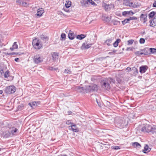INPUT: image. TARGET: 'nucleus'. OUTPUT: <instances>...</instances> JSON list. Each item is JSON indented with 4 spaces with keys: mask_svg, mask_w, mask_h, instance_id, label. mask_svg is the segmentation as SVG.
Segmentation results:
<instances>
[{
    "mask_svg": "<svg viewBox=\"0 0 156 156\" xmlns=\"http://www.w3.org/2000/svg\"><path fill=\"white\" fill-rule=\"evenodd\" d=\"M141 131L144 133H151L152 134H156V126L149 124L143 125L141 129Z\"/></svg>",
    "mask_w": 156,
    "mask_h": 156,
    "instance_id": "obj_1",
    "label": "nucleus"
},
{
    "mask_svg": "<svg viewBox=\"0 0 156 156\" xmlns=\"http://www.w3.org/2000/svg\"><path fill=\"white\" fill-rule=\"evenodd\" d=\"M32 44L33 48L37 50L40 49L43 45L41 41L37 38L33 40Z\"/></svg>",
    "mask_w": 156,
    "mask_h": 156,
    "instance_id": "obj_2",
    "label": "nucleus"
},
{
    "mask_svg": "<svg viewBox=\"0 0 156 156\" xmlns=\"http://www.w3.org/2000/svg\"><path fill=\"white\" fill-rule=\"evenodd\" d=\"M33 60L35 63L39 64L43 61V58L41 55L37 54L34 56Z\"/></svg>",
    "mask_w": 156,
    "mask_h": 156,
    "instance_id": "obj_3",
    "label": "nucleus"
},
{
    "mask_svg": "<svg viewBox=\"0 0 156 156\" xmlns=\"http://www.w3.org/2000/svg\"><path fill=\"white\" fill-rule=\"evenodd\" d=\"M16 90V87L13 86L7 87L5 89V91L7 94H12L15 92Z\"/></svg>",
    "mask_w": 156,
    "mask_h": 156,
    "instance_id": "obj_4",
    "label": "nucleus"
},
{
    "mask_svg": "<svg viewBox=\"0 0 156 156\" xmlns=\"http://www.w3.org/2000/svg\"><path fill=\"white\" fill-rule=\"evenodd\" d=\"M98 87L97 85L94 84H92L86 88V90L87 91H93L95 90H97Z\"/></svg>",
    "mask_w": 156,
    "mask_h": 156,
    "instance_id": "obj_5",
    "label": "nucleus"
},
{
    "mask_svg": "<svg viewBox=\"0 0 156 156\" xmlns=\"http://www.w3.org/2000/svg\"><path fill=\"white\" fill-rule=\"evenodd\" d=\"M9 127H7L3 131L2 134L4 137L7 138L10 136L11 133L9 130Z\"/></svg>",
    "mask_w": 156,
    "mask_h": 156,
    "instance_id": "obj_6",
    "label": "nucleus"
},
{
    "mask_svg": "<svg viewBox=\"0 0 156 156\" xmlns=\"http://www.w3.org/2000/svg\"><path fill=\"white\" fill-rule=\"evenodd\" d=\"M68 128L69 129L75 132H77L79 131V129L74 123H73L72 125L69 126L68 127Z\"/></svg>",
    "mask_w": 156,
    "mask_h": 156,
    "instance_id": "obj_7",
    "label": "nucleus"
},
{
    "mask_svg": "<svg viewBox=\"0 0 156 156\" xmlns=\"http://www.w3.org/2000/svg\"><path fill=\"white\" fill-rule=\"evenodd\" d=\"M140 20L143 23H145L147 21V14H141L140 16Z\"/></svg>",
    "mask_w": 156,
    "mask_h": 156,
    "instance_id": "obj_8",
    "label": "nucleus"
},
{
    "mask_svg": "<svg viewBox=\"0 0 156 156\" xmlns=\"http://www.w3.org/2000/svg\"><path fill=\"white\" fill-rule=\"evenodd\" d=\"M148 69L147 66H142L140 67V72L141 73H145Z\"/></svg>",
    "mask_w": 156,
    "mask_h": 156,
    "instance_id": "obj_9",
    "label": "nucleus"
},
{
    "mask_svg": "<svg viewBox=\"0 0 156 156\" xmlns=\"http://www.w3.org/2000/svg\"><path fill=\"white\" fill-rule=\"evenodd\" d=\"M44 12V10L42 8H39L37 11L36 15L40 17L42 16V14Z\"/></svg>",
    "mask_w": 156,
    "mask_h": 156,
    "instance_id": "obj_10",
    "label": "nucleus"
},
{
    "mask_svg": "<svg viewBox=\"0 0 156 156\" xmlns=\"http://www.w3.org/2000/svg\"><path fill=\"white\" fill-rule=\"evenodd\" d=\"M91 44H88L86 42L83 43L81 46L82 49H87L91 47Z\"/></svg>",
    "mask_w": 156,
    "mask_h": 156,
    "instance_id": "obj_11",
    "label": "nucleus"
},
{
    "mask_svg": "<svg viewBox=\"0 0 156 156\" xmlns=\"http://www.w3.org/2000/svg\"><path fill=\"white\" fill-rule=\"evenodd\" d=\"M128 5L129 7L135 8L139 6L140 5V4H139L137 2L133 3V2H131L129 3Z\"/></svg>",
    "mask_w": 156,
    "mask_h": 156,
    "instance_id": "obj_12",
    "label": "nucleus"
},
{
    "mask_svg": "<svg viewBox=\"0 0 156 156\" xmlns=\"http://www.w3.org/2000/svg\"><path fill=\"white\" fill-rule=\"evenodd\" d=\"M112 40L111 39H109L105 41L104 42V44L107 45L108 46H110L112 45Z\"/></svg>",
    "mask_w": 156,
    "mask_h": 156,
    "instance_id": "obj_13",
    "label": "nucleus"
},
{
    "mask_svg": "<svg viewBox=\"0 0 156 156\" xmlns=\"http://www.w3.org/2000/svg\"><path fill=\"white\" fill-rule=\"evenodd\" d=\"M149 48H145L143 49H140V51L143 52V54L144 55H148L150 54V53L149 52Z\"/></svg>",
    "mask_w": 156,
    "mask_h": 156,
    "instance_id": "obj_14",
    "label": "nucleus"
},
{
    "mask_svg": "<svg viewBox=\"0 0 156 156\" xmlns=\"http://www.w3.org/2000/svg\"><path fill=\"white\" fill-rule=\"evenodd\" d=\"M39 104V102L34 101L29 103L28 105H30L31 108H33L34 107L37 106V105Z\"/></svg>",
    "mask_w": 156,
    "mask_h": 156,
    "instance_id": "obj_15",
    "label": "nucleus"
},
{
    "mask_svg": "<svg viewBox=\"0 0 156 156\" xmlns=\"http://www.w3.org/2000/svg\"><path fill=\"white\" fill-rule=\"evenodd\" d=\"M10 133L12 135H15V133L17 132V129L14 127H9Z\"/></svg>",
    "mask_w": 156,
    "mask_h": 156,
    "instance_id": "obj_16",
    "label": "nucleus"
},
{
    "mask_svg": "<svg viewBox=\"0 0 156 156\" xmlns=\"http://www.w3.org/2000/svg\"><path fill=\"white\" fill-rule=\"evenodd\" d=\"M68 37L70 40H73L75 37L74 34L73 32L71 31V30L69 31V33L68 34Z\"/></svg>",
    "mask_w": 156,
    "mask_h": 156,
    "instance_id": "obj_17",
    "label": "nucleus"
},
{
    "mask_svg": "<svg viewBox=\"0 0 156 156\" xmlns=\"http://www.w3.org/2000/svg\"><path fill=\"white\" fill-rule=\"evenodd\" d=\"M131 14L132 15L134 14V13L131 10L128 11H124L122 12V15L124 16H126L127 15Z\"/></svg>",
    "mask_w": 156,
    "mask_h": 156,
    "instance_id": "obj_18",
    "label": "nucleus"
},
{
    "mask_svg": "<svg viewBox=\"0 0 156 156\" xmlns=\"http://www.w3.org/2000/svg\"><path fill=\"white\" fill-rule=\"evenodd\" d=\"M18 48V46L17 44V42H15L14 43L12 47L10 48V49L12 51H13L14 49H16Z\"/></svg>",
    "mask_w": 156,
    "mask_h": 156,
    "instance_id": "obj_19",
    "label": "nucleus"
},
{
    "mask_svg": "<svg viewBox=\"0 0 156 156\" xmlns=\"http://www.w3.org/2000/svg\"><path fill=\"white\" fill-rule=\"evenodd\" d=\"M151 149L149 147V146L147 145H146L144 147L143 152L144 153H146L149 152Z\"/></svg>",
    "mask_w": 156,
    "mask_h": 156,
    "instance_id": "obj_20",
    "label": "nucleus"
},
{
    "mask_svg": "<svg viewBox=\"0 0 156 156\" xmlns=\"http://www.w3.org/2000/svg\"><path fill=\"white\" fill-rule=\"evenodd\" d=\"M51 55L54 60H55L58 58V54L57 53L53 52L51 53Z\"/></svg>",
    "mask_w": 156,
    "mask_h": 156,
    "instance_id": "obj_21",
    "label": "nucleus"
},
{
    "mask_svg": "<svg viewBox=\"0 0 156 156\" xmlns=\"http://www.w3.org/2000/svg\"><path fill=\"white\" fill-rule=\"evenodd\" d=\"M126 69L128 70V71L129 72V71L131 70H133L135 71V72H136V73H138V72L137 69L136 68V67L135 66L133 67L132 68H130L129 67H128Z\"/></svg>",
    "mask_w": 156,
    "mask_h": 156,
    "instance_id": "obj_22",
    "label": "nucleus"
},
{
    "mask_svg": "<svg viewBox=\"0 0 156 156\" xmlns=\"http://www.w3.org/2000/svg\"><path fill=\"white\" fill-rule=\"evenodd\" d=\"M71 4L72 2L70 1L67 0L66 2L65 6L66 8H68L71 6Z\"/></svg>",
    "mask_w": 156,
    "mask_h": 156,
    "instance_id": "obj_23",
    "label": "nucleus"
},
{
    "mask_svg": "<svg viewBox=\"0 0 156 156\" xmlns=\"http://www.w3.org/2000/svg\"><path fill=\"white\" fill-rule=\"evenodd\" d=\"M121 40L119 39H117L116 41H115L114 43L113 44V45L114 47H117L119 44V43L121 41Z\"/></svg>",
    "mask_w": 156,
    "mask_h": 156,
    "instance_id": "obj_24",
    "label": "nucleus"
},
{
    "mask_svg": "<svg viewBox=\"0 0 156 156\" xmlns=\"http://www.w3.org/2000/svg\"><path fill=\"white\" fill-rule=\"evenodd\" d=\"M132 145L134 148H137L138 147H141L140 144L138 142H135L132 143Z\"/></svg>",
    "mask_w": 156,
    "mask_h": 156,
    "instance_id": "obj_25",
    "label": "nucleus"
},
{
    "mask_svg": "<svg viewBox=\"0 0 156 156\" xmlns=\"http://www.w3.org/2000/svg\"><path fill=\"white\" fill-rule=\"evenodd\" d=\"M110 6V5H107L105 4L103 7L105 10L106 11H108L109 10L111 9V7Z\"/></svg>",
    "mask_w": 156,
    "mask_h": 156,
    "instance_id": "obj_26",
    "label": "nucleus"
},
{
    "mask_svg": "<svg viewBox=\"0 0 156 156\" xmlns=\"http://www.w3.org/2000/svg\"><path fill=\"white\" fill-rule=\"evenodd\" d=\"M103 85L105 86V88H108L109 87V84L107 82V79L103 80Z\"/></svg>",
    "mask_w": 156,
    "mask_h": 156,
    "instance_id": "obj_27",
    "label": "nucleus"
},
{
    "mask_svg": "<svg viewBox=\"0 0 156 156\" xmlns=\"http://www.w3.org/2000/svg\"><path fill=\"white\" fill-rule=\"evenodd\" d=\"M150 26L151 27H154L156 25V23L154 22V20H151L149 21Z\"/></svg>",
    "mask_w": 156,
    "mask_h": 156,
    "instance_id": "obj_28",
    "label": "nucleus"
},
{
    "mask_svg": "<svg viewBox=\"0 0 156 156\" xmlns=\"http://www.w3.org/2000/svg\"><path fill=\"white\" fill-rule=\"evenodd\" d=\"M86 37V35H85L84 34H81L80 35H78L76 37V38L77 39L81 40L85 37Z\"/></svg>",
    "mask_w": 156,
    "mask_h": 156,
    "instance_id": "obj_29",
    "label": "nucleus"
},
{
    "mask_svg": "<svg viewBox=\"0 0 156 156\" xmlns=\"http://www.w3.org/2000/svg\"><path fill=\"white\" fill-rule=\"evenodd\" d=\"M156 13L152 11L150 13L148 14V17L149 19L151 18H153L155 15Z\"/></svg>",
    "mask_w": 156,
    "mask_h": 156,
    "instance_id": "obj_30",
    "label": "nucleus"
},
{
    "mask_svg": "<svg viewBox=\"0 0 156 156\" xmlns=\"http://www.w3.org/2000/svg\"><path fill=\"white\" fill-rule=\"evenodd\" d=\"M66 38V35L64 33H62L61 35L60 40L62 41L65 40Z\"/></svg>",
    "mask_w": 156,
    "mask_h": 156,
    "instance_id": "obj_31",
    "label": "nucleus"
},
{
    "mask_svg": "<svg viewBox=\"0 0 156 156\" xmlns=\"http://www.w3.org/2000/svg\"><path fill=\"white\" fill-rule=\"evenodd\" d=\"M129 19H125L124 20L122 21V23L123 25H124L126 23H129Z\"/></svg>",
    "mask_w": 156,
    "mask_h": 156,
    "instance_id": "obj_32",
    "label": "nucleus"
},
{
    "mask_svg": "<svg viewBox=\"0 0 156 156\" xmlns=\"http://www.w3.org/2000/svg\"><path fill=\"white\" fill-rule=\"evenodd\" d=\"M9 72L8 70H7L4 74V77L5 78H8L9 76Z\"/></svg>",
    "mask_w": 156,
    "mask_h": 156,
    "instance_id": "obj_33",
    "label": "nucleus"
},
{
    "mask_svg": "<svg viewBox=\"0 0 156 156\" xmlns=\"http://www.w3.org/2000/svg\"><path fill=\"white\" fill-rule=\"evenodd\" d=\"M149 51H150V54L151 53H156V49L154 48H150Z\"/></svg>",
    "mask_w": 156,
    "mask_h": 156,
    "instance_id": "obj_34",
    "label": "nucleus"
},
{
    "mask_svg": "<svg viewBox=\"0 0 156 156\" xmlns=\"http://www.w3.org/2000/svg\"><path fill=\"white\" fill-rule=\"evenodd\" d=\"M134 40L133 39H131V40H128L127 41V45H130L132 44H133V43L134 42Z\"/></svg>",
    "mask_w": 156,
    "mask_h": 156,
    "instance_id": "obj_35",
    "label": "nucleus"
},
{
    "mask_svg": "<svg viewBox=\"0 0 156 156\" xmlns=\"http://www.w3.org/2000/svg\"><path fill=\"white\" fill-rule=\"evenodd\" d=\"M111 148L112 149L117 150L119 149H120V147L119 146H113L111 147Z\"/></svg>",
    "mask_w": 156,
    "mask_h": 156,
    "instance_id": "obj_36",
    "label": "nucleus"
},
{
    "mask_svg": "<svg viewBox=\"0 0 156 156\" xmlns=\"http://www.w3.org/2000/svg\"><path fill=\"white\" fill-rule=\"evenodd\" d=\"M135 54L136 55H141L143 54V52L140 51H140H136L135 52Z\"/></svg>",
    "mask_w": 156,
    "mask_h": 156,
    "instance_id": "obj_37",
    "label": "nucleus"
},
{
    "mask_svg": "<svg viewBox=\"0 0 156 156\" xmlns=\"http://www.w3.org/2000/svg\"><path fill=\"white\" fill-rule=\"evenodd\" d=\"M21 54H20L19 53H15V52H12L11 53H7V55H20Z\"/></svg>",
    "mask_w": 156,
    "mask_h": 156,
    "instance_id": "obj_38",
    "label": "nucleus"
},
{
    "mask_svg": "<svg viewBox=\"0 0 156 156\" xmlns=\"http://www.w3.org/2000/svg\"><path fill=\"white\" fill-rule=\"evenodd\" d=\"M73 123H74L71 122V120H68L66 122V124L68 125H73Z\"/></svg>",
    "mask_w": 156,
    "mask_h": 156,
    "instance_id": "obj_39",
    "label": "nucleus"
},
{
    "mask_svg": "<svg viewBox=\"0 0 156 156\" xmlns=\"http://www.w3.org/2000/svg\"><path fill=\"white\" fill-rule=\"evenodd\" d=\"M145 40L144 38H141L139 40V42L141 44H144L145 43Z\"/></svg>",
    "mask_w": 156,
    "mask_h": 156,
    "instance_id": "obj_40",
    "label": "nucleus"
},
{
    "mask_svg": "<svg viewBox=\"0 0 156 156\" xmlns=\"http://www.w3.org/2000/svg\"><path fill=\"white\" fill-rule=\"evenodd\" d=\"M64 73H69L70 74L71 73V71L70 69H65L64 71Z\"/></svg>",
    "mask_w": 156,
    "mask_h": 156,
    "instance_id": "obj_41",
    "label": "nucleus"
},
{
    "mask_svg": "<svg viewBox=\"0 0 156 156\" xmlns=\"http://www.w3.org/2000/svg\"><path fill=\"white\" fill-rule=\"evenodd\" d=\"M129 21L130 20H136L137 19V18L133 16V17H130L129 18Z\"/></svg>",
    "mask_w": 156,
    "mask_h": 156,
    "instance_id": "obj_42",
    "label": "nucleus"
},
{
    "mask_svg": "<svg viewBox=\"0 0 156 156\" xmlns=\"http://www.w3.org/2000/svg\"><path fill=\"white\" fill-rule=\"evenodd\" d=\"M78 89L79 90V92H82L84 90V88L83 87H78Z\"/></svg>",
    "mask_w": 156,
    "mask_h": 156,
    "instance_id": "obj_43",
    "label": "nucleus"
},
{
    "mask_svg": "<svg viewBox=\"0 0 156 156\" xmlns=\"http://www.w3.org/2000/svg\"><path fill=\"white\" fill-rule=\"evenodd\" d=\"M22 5L23 6L25 7H27L28 5L27 3L26 2H22Z\"/></svg>",
    "mask_w": 156,
    "mask_h": 156,
    "instance_id": "obj_44",
    "label": "nucleus"
},
{
    "mask_svg": "<svg viewBox=\"0 0 156 156\" xmlns=\"http://www.w3.org/2000/svg\"><path fill=\"white\" fill-rule=\"evenodd\" d=\"M103 20L107 21L109 20V17L108 16H104L103 18Z\"/></svg>",
    "mask_w": 156,
    "mask_h": 156,
    "instance_id": "obj_45",
    "label": "nucleus"
},
{
    "mask_svg": "<svg viewBox=\"0 0 156 156\" xmlns=\"http://www.w3.org/2000/svg\"><path fill=\"white\" fill-rule=\"evenodd\" d=\"M58 69L57 68H53V67H49V68H48V69L49 70H56V69Z\"/></svg>",
    "mask_w": 156,
    "mask_h": 156,
    "instance_id": "obj_46",
    "label": "nucleus"
},
{
    "mask_svg": "<svg viewBox=\"0 0 156 156\" xmlns=\"http://www.w3.org/2000/svg\"><path fill=\"white\" fill-rule=\"evenodd\" d=\"M126 51H133V48L132 47H128L126 49Z\"/></svg>",
    "mask_w": 156,
    "mask_h": 156,
    "instance_id": "obj_47",
    "label": "nucleus"
},
{
    "mask_svg": "<svg viewBox=\"0 0 156 156\" xmlns=\"http://www.w3.org/2000/svg\"><path fill=\"white\" fill-rule=\"evenodd\" d=\"M63 9L65 12H70V11L69 10H66L65 8H63Z\"/></svg>",
    "mask_w": 156,
    "mask_h": 156,
    "instance_id": "obj_48",
    "label": "nucleus"
},
{
    "mask_svg": "<svg viewBox=\"0 0 156 156\" xmlns=\"http://www.w3.org/2000/svg\"><path fill=\"white\" fill-rule=\"evenodd\" d=\"M153 7H156V1L153 4Z\"/></svg>",
    "mask_w": 156,
    "mask_h": 156,
    "instance_id": "obj_49",
    "label": "nucleus"
},
{
    "mask_svg": "<svg viewBox=\"0 0 156 156\" xmlns=\"http://www.w3.org/2000/svg\"><path fill=\"white\" fill-rule=\"evenodd\" d=\"M58 156H68L66 154H61L59 155H58Z\"/></svg>",
    "mask_w": 156,
    "mask_h": 156,
    "instance_id": "obj_50",
    "label": "nucleus"
},
{
    "mask_svg": "<svg viewBox=\"0 0 156 156\" xmlns=\"http://www.w3.org/2000/svg\"><path fill=\"white\" fill-rule=\"evenodd\" d=\"M68 115H70L72 113V112L71 111H69L68 112Z\"/></svg>",
    "mask_w": 156,
    "mask_h": 156,
    "instance_id": "obj_51",
    "label": "nucleus"
},
{
    "mask_svg": "<svg viewBox=\"0 0 156 156\" xmlns=\"http://www.w3.org/2000/svg\"><path fill=\"white\" fill-rule=\"evenodd\" d=\"M19 59V58H16L15 59V61H16V62H17L18 61V60Z\"/></svg>",
    "mask_w": 156,
    "mask_h": 156,
    "instance_id": "obj_52",
    "label": "nucleus"
},
{
    "mask_svg": "<svg viewBox=\"0 0 156 156\" xmlns=\"http://www.w3.org/2000/svg\"><path fill=\"white\" fill-rule=\"evenodd\" d=\"M3 93V91L2 90H0V94H2Z\"/></svg>",
    "mask_w": 156,
    "mask_h": 156,
    "instance_id": "obj_53",
    "label": "nucleus"
},
{
    "mask_svg": "<svg viewBox=\"0 0 156 156\" xmlns=\"http://www.w3.org/2000/svg\"><path fill=\"white\" fill-rule=\"evenodd\" d=\"M112 52H110L108 53V54H112Z\"/></svg>",
    "mask_w": 156,
    "mask_h": 156,
    "instance_id": "obj_54",
    "label": "nucleus"
},
{
    "mask_svg": "<svg viewBox=\"0 0 156 156\" xmlns=\"http://www.w3.org/2000/svg\"><path fill=\"white\" fill-rule=\"evenodd\" d=\"M116 51H115V50H114V51H113V52H114V53H115V52H116Z\"/></svg>",
    "mask_w": 156,
    "mask_h": 156,
    "instance_id": "obj_55",
    "label": "nucleus"
},
{
    "mask_svg": "<svg viewBox=\"0 0 156 156\" xmlns=\"http://www.w3.org/2000/svg\"><path fill=\"white\" fill-rule=\"evenodd\" d=\"M117 81H118L119 82V79H117Z\"/></svg>",
    "mask_w": 156,
    "mask_h": 156,
    "instance_id": "obj_56",
    "label": "nucleus"
},
{
    "mask_svg": "<svg viewBox=\"0 0 156 156\" xmlns=\"http://www.w3.org/2000/svg\"><path fill=\"white\" fill-rule=\"evenodd\" d=\"M1 53V51L0 50V54Z\"/></svg>",
    "mask_w": 156,
    "mask_h": 156,
    "instance_id": "obj_57",
    "label": "nucleus"
},
{
    "mask_svg": "<svg viewBox=\"0 0 156 156\" xmlns=\"http://www.w3.org/2000/svg\"><path fill=\"white\" fill-rule=\"evenodd\" d=\"M119 82H120V80H119Z\"/></svg>",
    "mask_w": 156,
    "mask_h": 156,
    "instance_id": "obj_58",
    "label": "nucleus"
},
{
    "mask_svg": "<svg viewBox=\"0 0 156 156\" xmlns=\"http://www.w3.org/2000/svg\"><path fill=\"white\" fill-rule=\"evenodd\" d=\"M1 150V149H0V151Z\"/></svg>",
    "mask_w": 156,
    "mask_h": 156,
    "instance_id": "obj_59",
    "label": "nucleus"
}]
</instances>
